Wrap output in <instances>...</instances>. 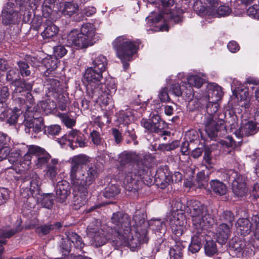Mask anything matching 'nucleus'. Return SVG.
Returning <instances> with one entry per match:
<instances>
[{"mask_svg": "<svg viewBox=\"0 0 259 259\" xmlns=\"http://www.w3.org/2000/svg\"><path fill=\"white\" fill-rule=\"evenodd\" d=\"M70 179L75 191L88 194V189L94 184L99 175V169L94 164L79 167L90 162L89 156L80 154L70 158Z\"/></svg>", "mask_w": 259, "mask_h": 259, "instance_id": "obj_1", "label": "nucleus"}, {"mask_svg": "<svg viewBox=\"0 0 259 259\" xmlns=\"http://www.w3.org/2000/svg\"><path fill=\"white\" fill-rule=\"evenodd\" d=\"M135 165H130L126 169L127 175L126 182L133 180L132 192L137 194L138 190L144 184L151 186L153 184L152 177L148 173L150 165L149 157L141 155L137 157Z\"/></svg>", "mask_w": 259, "mask_h": 259, "instance_id": "obj_2", "label": "nucleus"}, {"mask_svg": "<svg viewBox=\"0 0 259 259\" xmlns=\"http://www.w3.org/2000/svg\"><path fill=\"white\" fill-rule=\"evenodd\" d=\"M141 40L132 39L127 35L117 37L112 42L113 49L116 57L120 59L124 71L130 67V62L133 60V57L138 52Z\"/></svg>", "mask_w": 259, "mask_h": 259, "instance_id": "obj_3", "label": "nucleus"}, {"mask_svg": "<svg viewBox=\"0 0 259 259\" xmlns=\"http://www.w3.org/2000/svg\"><path fill=\"white\" fill-rule=\"evenodd\" d=\"M187 212L191 214L194 229L208 230L213 224V219L208 213L207 206L199 201L192 200L188 206Z\"/></svg>", "mask_w": 259, "mask_h": 259, "instance_id": "obj_4", "label": "nucleus"}, {"mask_svg": "<svg viewBox=\"0 0 259 259\" xmlns=\"http://www.w3.org/2000/svg\"><path fill=\"white\" fill-rule=\"evenodd\" d=\"M95 31L93 24H84L80 31L74 29L70 32L67 36V41L77 49L87 48L93 45V38Z\"/></svg>", "mask_w": 259, "mask_h": 259, "instance_id": "obj_5", "label": "nucleus"}, {"mask_svg": "<svg viewBox=\"0 0 259 259\" xmlns=\"http://www.w3.org/2000/svg\"><path fill=\"white\" fill-rule=\"evenodd\" d=\"M111 222L115 226L111 228V236L108 237V239H113L117 238L124 234L130 233L132 230L131 219L130 215L122 211H117L113 213L111 218Z\"/></svg>", "mask_w": 259, "mask_h": 259, "instance_id": "obj_6", "label": "nucleus"}, {"mask_svg": "<svg viewBox=\"0 0 259 259\" xmlns=\"http://www.w3.org/2000/svg\"><path fill=\"white\" fill-rule=\"evenodd\" d=\"M103 78V72L92 67H88L84 71L83 76V82L85 84L88 94L98 95L100 89L105 87L101 83Z\"/></svg>", "mask_w": 259, "mask_h": 259, "instance_id": "obj_7", "label": "nucleus"}, {"mask_svg": "<svg viewBox=\"0 0 259 259\" xmlns=\"http://www.w3.org/2000/svg\"><path fill=\"white\" fill-rule=\"evenodd\" d=\"M66 237L62 238L59 244V251L62 255L66 256L71 254L72 243L73 244L74 248L81 251L84 246V243L81 237L73 232H68L65 233Z\"/></svg>", "mask_w": 259, "mask_h": 259, "instance_id": "obj_8", "label": "nucleus"}, {"mask_svg": "<svg viewBox=\"0 0 259 259\" xmlns=\"http://www.w3.org/2000/svg\"><path fill=\"white\" fill-rule=\"evenodd\" d=\"M224 114L219 117L217 115L208 118L205 126V131L208 136L213 140L217 137H223L227 133V129L225 121Z\"/></svg>", "mask_w": 259, "mask_h": 259, "instance_id": "obj_9", "label": "nucleus"}, {"mask_svg": "<svg viewBox=\"0 0 259 259\" xmlns=\"http://www.w3.org/2000/svg\"><path fill=\"white\" fill-rule=\"evenodd\" d=\"M141 125L148 131L161 136H170V132L166 129L167 124L162 120L158 114H153L149 120L143 118Z\"/></svg>", "mask_w": 259, "mask_h": 259, "instance_id": "obj_10", "label": "nucleus"}, {"mask_svg": "<svg viewBox=\"0 0 259 259\" xmlns=\"http://www.w3.org/2000/svg\"><path fill=\"white\" fill-rule=\"evenodd\" d=\"M136 235L133 236H130V233L127 234H122L120 235L117 238L113 239L112 238L113 244L117 246H120L122 245L127 246L131 250L135 251L138 249L140 247V245L143 243H147L148 240L146 242H144L145 236L142 235L141 232H137L135 231Z\"/></svg>", "mask_w": 259, "mask_h": 259, "instance_id": "obj_11", "label": "nucleus"}, {"mask_svg": "<svg viewBox=\"0 0 259 259\" xmlns=\"http://www.w3.org/2000/svg\"><path fill=\"white\" fill-rule=\"evenodd\" d=\"M23 124L24 131L28 134L32 132L37 134L41 131L44 132L46 126L44 117L40 112L36 110L31 111L27 116H25Z\"/></svg>", "mask_w": 259, "mask_h": 259, "instance_id": "obj_12", "label": "nucleus"}, {"mask_svg": "<svg viewBox=\"0 0 259 259\" xmlns=\"http://www.w3.org/2000/svg\"><path fill=\"white\" fill-rule=\"evenodd\" d=\"M61 144H66L74 150L77 147H84L87 146L85 136L80 131L72 129L63 135L59 140Z\"/></svg>", "mask_w": 259, "mask_h": 259, "instance_id": "obj_13", "label": "nucleus"}, {"mask_svg": "<svg viewBox=\"0 0 259 259\" xmlns=\"http://www.w3.org/2000/svg\"><path fill=\"white\" fill-rule=\"evenodd\" d=\"M119 162L121 166L120 170L124 176L123 184L126 191L132 192L133 180L126 182V177L128 175L126 172L127 167L130 165H135L134 161H136L135 155L132 152L123 151L119 155Z\"/></svg>", "mask_w": 259, "mask_h": 259, "instance_id": "obj_14", "label": "nucleus"}, {"mask_svg": "<svg viewBox=\"0 0 259 259\" xmlns=\"http://www.w3.org/2000/svg\"><path fill=\"white\" fill-rule=\"evenodd\" d=\"M207 229H194L193 235L191 236V242L188 246V252L193 254L198 252L204 243L208 233Z\"/></svg>", "mask_w": 259, "mask_h": 259, "instance_id": "obj_15", "label": "nucleus"}, {"mask_svg": "<svg viewBox=\"0 0 259 259\" xmlns=\"http://www.w3.org/2000/svg\"><path fill=\"white\" fill-rule=\"evenodd\" d=\"M46 96L49 98H56L64 92L62 83L58 79L51 76H45L44 79Z\"/></svg>", "mask_w": 259, "mask_h": 259, "instance_id": "obj_16", "label": "nucleus"}, {"mask_svg": "<svg viewBox=\"0 0 259 259\" xmlns=\"http://www.w3.org/2000/svg\"><path fill=\"white\" fill-rule=\"evenodd\" d=\"M146 213L141 210H136L133 217V221L134 223L133 226L137 232H141V234L145 236L144 242L148 240L147 234L149 224L148 222H146Z\"/></svg>", "mask_w": 259, "mask_h": 259, "instance_id": "obj_17", "label": "nucleus"}, {"mask_svg": "<svg viewBox=\"0 0 259 259\" xmlns=\"http://www.w3.org/2000/svg\"><path fill=\"white\" fill-rule=\"evenodd\" d=\"M169 219L171 230L176 236L175 237L181 236L184 233V225L186 223L184 212H172Z\"/></svg>", "mask_w": 259, "mask_h": 259, "instance_id": "obj_18", "label": "nucleus"}, {"mask_svg": "<svg viewBox=\"0 0 259 259\" xmlns=\"http://www.w3.org/2000/svg\"><path fill=\"white\" fill-rule=\"evenodd\" d=\"M155 181L157 185H160L161 188H164L167 184L171 182L177 183L182 180V175L179 171H175L174 174L168 173L166 175L161 170H157L155 176Z\"/></svg>", "mask_w": 259, "mask_h": 259, "instance_id": "obj_19", "label": "nucleus"}, {"mask_svg": "<svg viewBox=\"0 0 259 259\" xmlns=\"http://www.w3.org/2000/svg\"><path fill=\"white\" fill-rule=\"evenodd\" d=\"M256 122L252 120H245L242 121L240 126L234 132V135L239 139L243 137H249L255 135L259 131V126Z\"/></svg>", "mask_w": 259, "mask_h": 259, "instance_id": "obj_20", "label": "nucleus"}, {"mask_svg": "<svg viewBox=\"0 0 259 259\" xmlns=\"http://www.w3.org/2000/svg\"><path fill=\"white\" fill-rule=\"evenodd\" d=\"M234 180L232 183V192L235 197L242 198L247 192L245 177L238 173H235Z\"/></svg>", "mask_w": 259, "mask_h": 259, "instance_id": "obj_21", "label": "nucleus"}, {"mask_svg": "<svg viewBox=\"0 0 259 259\" xmlns=\"http://www.w3.org/2000/svg\"><path fill=\"white\" fill-rule=\"evenodd\" d=\"M15 4L12 2L7 3L2 12V23L5 26L15 24L17 22L18 13L14 10Z\"/></svg>", "mask_w": 259, "mask_h": 259, "instance_id": "obj_22", "label": "nucleus"}, {"mask_svg": "<svg viewBox=\"0 0 259 259\" xmlns=\"http://www.w3.org/2000/svg\"><path fill=\"white\" fill-rule=\"evenodd\" d=\"M30 152L35 154V159L33 161L37 168H42L47 165L51 158L50 154L45 149L38 146L35 145V147H32Z\"/></svg>", "mask_w": 259, "mask_h": 259, "instance_id": "obj_23", "label": "nucleus"}, {"mask_svg": "<svg viewBox=\"0 0 259 259\" xmlns=\"http://www.w3.org/2000/svg\"><path fill=\"white\" fill-rule=\"evenodd\" d=\"M56 189V201L61 203L65 202L71 193L69 183L66 181L62 180L57 183Z\"/></svg>", "mask_w": 259, "mask_h": 259, "instance_id": "obj_24", "label": "nucleus"}, {"mask_svg": "<svg viewBox=\"0 0 259 259\" xmlns=\"http://www.w3.org/2000/svg\"><path fill=\"white\" fill-rule=\"evenodd\" d=\"M14 87V89L12 93V98H17V95L24 96L28 91H31L32 89V84L24 79H18L12 85Z\"/></svg>", "mask_w": 259, "mask_h": 259, "instance_id": "obj_25", "label": "nucleus"}, {"mask_svg": "<svg viewBox=\"0 0 259 259\" xmlns=\"http://www.w3.org/2000/svg\"><path fill=\"white\" fill-rule=\"evenodd\" d=\"M244 243L238 238L232 239L229 242V251L233 257H240L243 256Z\"/></svg>", "mask_w": 259, "mask_h": 259, "instance_id": "obj_26", "label": "nucleus"}, {"mask_svg": "<svg viewBox=\"0 0 259 259\" xmlns=\"http://www.w3.org/2000/svg\"><path fill=\"white\" fill-rule=\"evenodd\" d=\"M63 8L62 10V13L64 16H67L69 17L73 16V18L76 21H80L82 20V14H81L80 17L78 18H76L75 16L79 15L78 6L77 4L73 1L72 2H65L63 3Z\"/></svg>", "mask_w": 259, "mask_h": 259, "instance_id": "obj_27", "label": "nucleus"}, {"mask_svg": "<svg viewBox=\"0 0 259 259\" xmlns=\"http://www.w3.org/2000/svg\"><path fill=\"white\" fill-rule=\"evenodd\" d=\"M174 244L171 245L169 250L170 259H183L184 250L185 246L181 240H178L177 237H172Z\"/></svg>", "mask_w": 259, "mask_h": 259, "instance_id": "obj_28", "label": "nucleus"}, {"mask_svg": "<svg viewBox=\"0 0 259 259\" xmlns=\"http://www.w3.org/2000/svg\"><path fill=\"white\" fill-rule=\"evenodd\" d=\"M41 64L46 69L44 75L47 76H49L52 72L56 69L60 64V61L56 56L50 55L42 60Z\"/></svg>", "mask_w": 259, "mask_h": 259, "instance_id": "obj_29", "label": "nucleus"}, {"mask_svg": "<svg viewBox=\"0 0 259 259\" xmlns=\"http://www.w3.org/2000/svg\"><path fill=\"white\" fill-rule=\"evenodd\" d=\"M62 224L60 222H56L54 224H45L35 227L34 232L39 237L46 236L53 232L55 229H60L62 228Z\"/></svg>", "mask_w": 259, "mask_h": 259, "instance_id": "obj_30", "label": "nucleus"}, {"mask_svg": "<svg viewBox=\"0 0 259 259\" xmlns=\"http://www.w3.org/2000/svg\"><path fill=\"white\" fill-rule=\"evenodd\" d=\"M42 28L44 30L41 35L44 39H49L55 36L59 31V27L49 19L45 20Z\"/></svg>", "mask_w": 259, "mask_h": 259, "instance_id": "obj_31", "label": "nucleus"}, {"mask_svg": "<svg viewBox=\"0 0 259 259\" xmlns=\"http://www.w3.org/2000/svg\"><path fill=\"white\" fill-rule=\"evenodd\" d=\"M91 65V67L103 73L107 68L108 60L102 54L96 55L92 57Z\"/></svg>", "mask_w": 259, "mask_h": 259, "instance_id": "obj_32", "label": "nucleus"}, {"mask_svg": "<svg viewBox=\"0 0 259 259\" xmlns=\"http://www.w3.org/2000/svg\"><path fill=\"white\" fill-rule=\"evenodd\" d=\"M231 227L226 223H222L219 225L216 233L217 240L218 243L223 244L226 242L229 238Z\"/></svg>", "mask_w": 259, "mask_h": 259, "instance_id": "obj_33", "label": "nucleus"}, {"mask_svg": "<svg viewBox=\"0 0 259 259\" xmlns=\"http://www.w3.org/2000/svg\"><path fill=\"white\" fill-rule=\"evenodd\" d=\"M100 92L98 95H92L91 93L89 95L92 97H95L96 99H97L98 102L100 103L103 106H110L108 107V110L113 106V99L112 98V95L107 93V91L103 90V87L100 89Z\"/></svg>", "mask_w": 259, "mask_h": 259, "instance_id": "obj_34", "label": "nucleus"}, {"mask_svg": "<svg viewBox=\"0 0 259 259\" xmlns=\"http://www.w3.org/2000/svg\"><path fill=\"white\" fill-rule=\"evenodd\" d=\"M207 92L208 100H211L212 102L220 101L224 95L222 88L217 84L209 85Z\"/></svg>", "mask_w": 259, "mask_h": 259, "instance_id": "obj_35", "label": "nucleus"}, {"mask_svg": "<svg viewBox=\"0 0 259 259\" xmlns=\"http://www.w3.org/2000/svg\"><path fill=\"white\" fill-rule=\"evenodd\" d=\"M235 225L237 230L244 236L248 235L251 231L252 224L247 218L239 219Z\"/></svg>", "mask_w": 259, "mask_h": 259, "instance_id": "obj_36", "label": "nucleus"}, {"mask_svg": "<svg viewBox=\"0 0 259 259\" xmlns=\"http://www.w3.org/2000/svg\"><path fill=\"white\" fill-rule=\"evenodd\" d=\"M209 184L211 191L217 195H225L228 191L226 185L219 180H212Z\"/></svg>", "mask_w": 259, "mask_h": 259, "instance_id": "obj_37", "label": "nucleus"}, {"mask_svg": "<svg viewBox=\"0 0 259 259\" xmlns=\"http://www.w3.org/2000/svg\"><path fill=\"white\" fill-rule=\"evenodd\" d=\"M205 243L204 244V252L206 256L211 257L218 252L216 242L210 239V236L207 233Z\"/></svg>", "mask_w": 259, "mask_h": 259, "instance_id": "obj_38", "label": "nucleus"}, {"mask_svg": "<svg viewBox=\"0 0 259 259\" xmlns=\"http://www.w3.org/2000/svg\"><path fill=\"white\" fill-rule=\"evenodd\" d=\"M52 99L49 98L47 100L41 101L37 105L47 115L57 111V104L54 101L51 100Z\"/></svg>", "mask_w": 259, "mask_h": 259, "instance_id": "obj_39", "label": "nucleus"}, {"mask_svg": "<svg viewBox=\"0 0 259 259\" xmlns=\"http://www.w3.org/2000/svg\"><path fill=\"white\" fill-rule=\"evenodd\" d=\"M52 99L57 101V108L62 111H66L71 103L68 95L64 94L63 92L56 98H53Z\"/></svg>", "mask_w": 259, "mask_h": 259, "instance_id": "obj_40", "label": "nucleus"}, {"mask_svg": "<svg viewBox=\"0 0 259 259\" xmlns=\"http://www.w3.org/2000/svg\"><path fill=\"white\" fill-rule=\"evenodd\" d=\"M249 86L245 83L239 84L233 91V94L238 100L240 101L246 100L249 95Z\"/></svg>", "mask_w": 259, "mask_h": 259, "instance_id": "obj_41", "label": "nucleus"}, {"mask_svg": "<svg viewBox=\"0 0 259 259\" xmlns=\"http://www.w3.org/2000/svg\"><path fill=\"white\" fill-rule=\"evenodd\" d=\"M75 192L77 193L74 196L72 207V209L76 210L79 209L86 203L87 201L86 197L88 194H84L78 191H75Z\"/></svg>", "mask_w": 259, "mask_h": 259, "instance_id": "obj_42", "label": "nucleus"}, {"mask_svg": "<svg viewBox=\"0 0 259 259\" xmlns=\"http://www.w3.org/2000/svg\"><path fill=\"white\" fill-rule=\"evenodd\" d=\"M55 198V196L52 193H43L40 198L41 205L46 208L51 209L54 204Z\"/></svg>", "mask_w": 259, "mask_h": 259, "instance_id": "obj_43", "label": "nucleus"}, {"mask_svg": "<svg viewBox=\"0 0 259 259\" xmlns=\"http://www.w3.org/2000/svg\"><path fill=\"white\" fill-rule=\"evenodd\" d=\"M133 113L130 110L120 111L118 117V121L120 124L128 125L134 121Z\"/></svg>", "mask_w": 259, "mask_h": 259, "instance_id": "obj_44", "label": "nucleus"}, {"mask_svg": "<svg viewBox=\"0 0 259 259\" xmlns=\"http://www.w3.org/2000/svg\"><path fill=\"white\" fill-rule=\"evenodd\" d=\"M208 172L205 174L204 170H202L198 172L196 176V182L199 188H204L208 185V181L209 180Z\"/></svg>", "mask_w": 259, "mask_h": 259, "instance_id": "obj_45", "label": "nucleus"}, {"mask_svg": "<svg viewBox=\"0 0 259 259\" xmlns=\"http://www.w3.org/2000/svg\"><path fill=\"white\" fill-rule=\"evenodd\" d=\"M120 192V189L118 185L111 184L106 187L103 192V196L107 198H113Z\"/></svg>", "mask_w": 259, "mask_h": 259, "instance_id": "obj_46", "label": "nucleus"}, {"mask_svg": "<svg viewBox=\"0 0 259 259\" xmlns=\"http://www.w3.org/2000/svg\"><path fill=\"white\" fill-rule=\"evenodd\" d=\"M124 136L126 138V142L127 144H130L132 141L134 142L135 145L138 144L137 140V136L136 131L134 127L132 126H127L124 133Z\"/></svg>", "mask_w": 259, "mask_h": 259, "instance_id": "obj_47", "label": "nucleus"}, {"mask_svg": "<svg viewBox=\"0 0 259 259\" xmlns=\"http://www.w3.org/2000/svg\"><path fill=\"white\" fill-rule=\"evenodd\" d=\"M58 163V160L53 158L51 160V163L47 164L46 175L51 179L55 178L57 175L56 165Z\"/></svg>", "mask_w": 259, "mask_h": 259, "instance_id": "obj_48", "label": "nucleus"}, {"mask_svg": "<svg viewBox=\"0 0 259 259\" xmlns=\"http://www.w3.org/2000/svg\"><path fill=\"white\" fill-rule=\"evenodd\" d=\"M219 108V105L218 102L214 101L212 102L211 100H208V103L206 106V111L208 115L211 117L214 116L215 115H217L219 117H221V115L223 114H219L218 113V110Z\"/></svg>", "mask_w": 259, "mask_h": 259, "instance_id": "obj_49", "label": "nucleus"}, {"mask_svg": "<svg viewBox=\"0 0 259 259\" xmlns=\"http://www.w3.org/2000/svg\"><path fill=\"white\" fill-rule=\"evenodd\" d=\"M22 228L18 226L15 229L7 230L6 228L0 229V238H10L16 233L20 232Z\"/></svg>", "mask_w": 259, "mask_h": 259, "instance_id": "obj_50", "label": "nucleus"}, {"mask_svg": "<svg viewBox=\"0 0 259 259\" xmlns=\"http://www.w3.org/2000/svg\"><path fill=\"white\" fill-rule=\"evenodd\" d=\"M32 147H35V145H32L29 146H26L25 145H23V148L24 149H27V152L23 155V159L22 161V163L29 166V165L31 163V161L33 159V160L35 159V154H32L30 152V150Z\"/></svg>", "mask_w": 259, "mask_h": 259, "instance_id": "obj_51", "label": "nucleus"}, {"mask_svg": "<svg viewBox=\"0 0 259 259\" xmlns=\"http://www.w3.org/2000/svg\"><path fill=\"white\" fill-rule=\"evenodd\" d=\"M20 13V15L22 16L23 22L25 23H30L34 17V15H35L34 10L30 7L25 8L24 10L21 8Z\"/></svg>", "mask_w": 259, "mask_h": 259, "instance_id": "obj_52", "label": "nucleus"}, {"mask_svg": "<svg viewBox=\"0 0 259 259\" xmlns=\"http://www.w3.org/2000/svg\"><path fill=\"white\" fill-rule=\"evenodd\" d=\"M45 21V20H44L41 16L34 15L33 19L29 24L33 30L38 31L44 27Z\"/></svg>", "mask_w": 259, "mask_h": 259, "instance_id": "obj_53", "label": "nucleus"}, {"mask_svg": "<svg viewBox=\"0 0 259 259\" xmlns=\"http://www.w3.org/2000/svg\"><path fill=\"white\" fill-rule=\"evenodd\" d=\"M180 146V142L178 140L173 141L170 143L159 144L157 150L161 151H170L176 149Z\"/></svg>", "mask_w": 259, "mask_h": 259, "instance_id": "obj_54", "label": "nucleus"}, {"mask_svg": "<svg viewBox=\"0 0 259 259\" xmlns=\"http://www.w3.org/2000/svg\"><path fill=\"white\" fill-rule=\"evenodd\" d=\"M188 85L192 87L194 86L197 88H200L203 85V79L197 75H190L187 78Z\"/></svg>", "mask_w": 259, "mask_h": 259, "instance_id": "obj_55", "label": "nucleus"}, {"mask_svg": "<svg viewBox=\"0 0 259 259\" xmlns=\"http://www.w3.org/2000/svg\"><path fill=\"white\" fill-rule=\"evenodd\" d=\"M12 112V110L9 107V103L0 101V120H5Z\"/></svg>", "mask_w": 259, "mask_h": 259, "instance_id": "obj_56", "label": "nucleus"}, {"mask_svg": "<svg viewBox=\"0 0 259 259\" xmlns=\"http://www.w3.org/2000/svg\"><path fill=\"white\" fill-rule=\"evenodd\" d=\"M61 126L58 124H52L49 126H46L44 131V134L48 136L58 135L61 132Z\"/></svg>", "mask_w": 259, "mask_h": 259, "instance_id": "obj_57", "label": "nucleus"}, {"mask_svg": "<svg viewBox=\"0 0 259 259\" xmlns=\"http://www.w3.org/2000/svg\"><path fill=\"white\" fill-rule=\"evenodd\" d=\"M20 73L22 77H27L30 75L31 71L28 64L24 61L17 62Z\"/></svg>", "mask_w": 259, "mask_h": 259, "instance_id": "obj_58", "label": "nucleus"}, {"mask_svg": "<svg viewBox=\"0 0 259 259\" xmlns=\"http://www.w3.org/2000/svg\"><path fill=\"white\" fill-rule=\"evenodd\" d=\"M192 5L193 9L198 15L203 16L206 13V6L203 4L202 0L194 2Z\"/></svg>", "mask_w": 259, "mask_h": 259, "instance_id": "obj_59", "label": "nucleus"}, {"mask_svg": "<svg viewBox=\"0 0 259 259\" xmlns=\"http://www.w3.org/2000/svg\"><path fill=\"white\" fill-rule=\"evenodd\" d=\"M221 220L227 224L229 226L232 227L233 223L235 220V215L230 210L224 211L221 216Z\"/></svg>", "mask_w": 259, "mask_h": 259, "instance_id": "obj_60", "label": "nucleus"}, {"mask_svg": "<svg viewBox=\"0 0 259 259\" xmlns=\"http://www.w3.org/2000/svg\"><path fill=\"white\" fill-rule=\"evenodd\" d=\"M186 138L187 139L186 141H188L190 143L199 142V132L194 129L189 130L186 132Z\"/></svg>", "mask_w": 259, "mask_h": 259, "instance_id": "obj_61", "label": "nucleus"}, {"mask_svg": "<svg viewBox=\"0 0 259 259\" xmlns=\"http://www.w3.org/2000/svg\"><path fill=\"white\" fill-rule=\"evenodd\" d=\"M21 79L19 75L18 71L15 69H10L7 72L6 80L12 85L14 82Z\"/></svg>", "mask_w": 259, "mask_h": 259, "instance_id": "obj_62", "label": "nucleus"}, {"mask_svg": "<svg viewBox=\"0 0 259 259\" xmlns=\"http://www.w3.org/2000/svg\"><path fill=\"white\" fill-rule=\"evenodd\" d=\"M100 227V222L94 219L88 225L87 230L89 233L99 234V230Z\"/></svg>", "mask_w": 259, "mask_h": 259, "instance_id": "obj_63", "label": "nucleus"}, {"mask_svg": "<svg viewBox=\"0 0 259 259\" xmlns=\"http://www.w3.org/2000/svg\"><path fill=\"white\" fill-rule=\"evenodd\" d=\"M168 245V241L162 237L156 239L155 242L154 249L156 252L164 250L166 246Z\"/></svg>", "mask_w": 259, "mask_h": 259, "instance_id": "obj_64", "label": "nucleus"}]
</instances>
